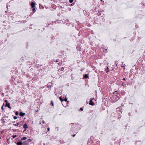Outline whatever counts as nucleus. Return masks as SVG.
<instances>
[{
    "label": "nucleus",
    "mask_w": 145,
    "mask_h": 145,
    "mask_svg": "<svg viewBox=\"0 0 145 145\" xmlns=\"http://www.w3.org/2000/svg\"><path fill=\"white\" fill-rule=\"evenodd\" d=\"M23 128L25 129L24 130V132L26 131L27 129L28 128L27 125L26 123H25L23 125Z\"/></svg>",
    "instance_id": "nucleus-1"
},
{
    "label": "nucleus",
    "mask_w": 145,
    "mask_h": 145,
    "mask_svg": "<svg viewBox=\"0 0 145 145\" xmlns=\"http://www.w3.org/2000/svg\"><path fill=\"white\" fill-rule=\"evenodd\" d=\"M35 3L34 2H33L31 3L30 5L32 8H34V7L35 6Z\"/></svg>",
    "instance_id": "nucleus-2"
},
{
    "label": "nucleus",
    "mask_w": 145,
    "mask_h": 145,
    "mask_svg": "<svg viewBox=\"0 0 145 145\" xmlns=\"http://www.w3.org/2000/svg\"><path fill=\"white\" fill-rule=\"evenodd\" d=\"M89 104L90 105H94V103H93V101H92V99H91L90 100L89 102Z\"/></svg>",
    "instance_id": "nucleus-3"
},
{
    "label": "nucleus",
    "mask_w": 145,
    "mask_h": 145,
    "mask_svg": "<svg viewBox=\"0 0 145 145\" xmlns=\"http://www.w3.org/2000/svg\"><path fill=\"white\" fill-rule=\"evenodd\" d=\"M15 142L16 144L17 145H22L23 143L21 141H19L17 143H16V142Z\"/></svg>",
    "instance_id": "nucleus-4"
},
{
    "label": "nucleus",
    "mask_w": 145,
    "mask_h": 145,
    "mask_svg": "<svg viewBox=\"0 0 145 145\" xmlns=\"http://www.w3.org/2000/svg\"><path fill=\"white\" fill-rule=\"evenodd\" d=\"M25 113H23L22 112H20L19 114V115L21 116H23L24 115H25Z\"/></svg>",
    "instance_id": "nucleus-5"
},
{
    "label": "nucleus",
    "mask_w": 145,
    "mask_h": 145,
    "mask_svg": "<svg viewBox=\"0 0 145 145\" xmlns=\"http://www.w3.org/2000/svg\"><path fill=\"white\" fill-rule=\"evenodd\" d=\"M10 103H7L6 105V106L8 107L9 108L11 109V107L10 106Z\"/></svg>",
    "instance_id": "nucleus-6"
},
{
    "label": "nucleus",
    "mask_w": 145,
    "mask_h": 145,
    "mask_svg": "<svg viewBox=\"0 0 145 145\" xmlns=\"http://www.w3.org/2000/svg\"><path fill=\"white\" fill-rule=\"evenodd\" d=\"M23 143L22 145H28V143H27V142L26 140Z\"/></svg>",
    "instance_id": "nucleus-7"
},
{
    "label": "nucleus",
    "mask_w": 145,
    "mask_h": 145,
    "mask_svg": "<svg viewBox=\"0 0 145 145\" xmlns=\"http://www.w3.org/2000/svg\"><path fill=\"white\" fill-rule=\"evenodd\" d=\"M109 70V68H108V67L107 66L106 69H105V71H106V73H107L109 71V70Z\"/></svg>",
    "instance_id": "nucleus-8"
},
{
    "label": "nucleus",
    "mask_w": 145,
    "mask_h": 145,
    "mask_svg": "<svg viewBox=\"0 0 145 145\" xmlns=\"http://www.w3.org/2000/svg\"><path fill=\"white\" fill-rule=\"evenodd\" d=\"M88 77V75L86 74L84 76V78H85L86 79Z\"/></svg>",
    "instance_id": "nucleus-9"
},
{
    "label": "nucleus",
    "mask_w": 145,
    "mask_h": 145,
    "mask_svg": "<svg viewBox=\"0 0 145 145\" xmlns=\"http://www.w3.org/2000/svg\"><path fill=\"white\" fill-rule=\"evenodd\" d=\"M76 49L78 50H80L81 47L78 46H77L76 47Z\"/></svg>",
    "instance_id": "nucleus-10"
},
{
    "label": "nucleus",
    "mask_w": 145,
    "mask_h": 145,
    "mask_svg": "<svg viewBox=\"0 0 145 145\" xmlns=\"http://www.w3.org/2000/svg\"><path fill=\"white\" fill-rule=\"evenodd\" d=\"M1 120L2 121V123H5V121L4 120V119L3 118H1Z\"/></svg>",
    "instance_id": "nucleus-11"
},
{
    "label": "nucleus",
    "mask_w": 145,
    "mask_h": 145,
    "mask_svg": "<svg viewBox=\"0 0 145 145\" xmlns=\"http://www.w3.org/2000/svg\"><path fill=\"white\" fill-rule=\"evenodd\" d=\"M114 94L115 95H117V94H118V92H117V91H115L114 92Z\"/></svg>",
    "instance_id": "nucleus-12"
},
{
    "label": "nucleus",
    "mask_w": 145,
    "mask_h": 145,
    "mask_svg": "<svg viewBox=\"0 0 145 145\" xmlns=\"http://www.w3.org/2000/svg\"><path fill=\"white\" fill-rule=\"evenodd\" d=\"M26 139H27V137H24L21 139V140H25Z\"/></svg>",
    "instance_id": "nucleus-13"
},
{
    "label": "nucleus",
    "mask_w": 145,
    "mask_h": 145,
    "mask_svg": "<svg viewBox=\"0 0 145 145\" xmlns=\"http://www.w3.org/2000/svg\"><path fill=\"white\" fill-rule=\"evenodd\" d=\"M19 123H17L16 124H13V125H14V126H18L19 125Z\"/></svg>",
    "instance_id": "nucleus-14"
},
{
    "label": "nucleus",
    "mask_w": 145,
    "mask_h": 145,
    "mask_svg": "<svg viewBox=\"0 0 145 145\" xmlns=\"http://www.w3.org/2000/svg\"><path fill=\"white\" fill-rule=\"evenodd\" d=\"M32 10L33 12V14L36 11V10L35 9V8H33Z\"/></svg>",
    "instance_id": "nucleus-15"
},
{
    "label": "nucleus",
    "mask_w": 145,
    "mask_h": 145,
    "mask_svg": "<svg viewBox=\"0 0 145 145\" xmlns=\"http://www.w3.org/2000/svg\"><path fill=\"white\" fill-rule=\"evenodd\" d=\"M39 7L41 9H42L44 8L43 6L42 5H39Z\"/></svg>",
    "instance_id": "nucleus-16"
},
{
    "label": "nucleus",
    "mask_w": 145,
    "mask_h": 145,
    "mask_svg": "<svg viewBox=\"0 0 145 145\" xmlns=\"http://www.w3.org/2000/svg\"><path fill=\"white\" fill-rule=\"evenodd\" d=\"M47 88H50L51 87V86L50 85H48V84H47Z\"/></svg>",
    "instance_id": "nucleus-17"
},
{
    "label": "nucleus",
    "mask_w": 145,
    "mask_h": 145,
    "mask_svg": "<svg viewBox=\"0 0 145 145\" xmlns=\"http://www.w3.org/2000/svg\"><path fill=\"white\" fill-rule=\"evenodd\" d=\"M59 99L61 101H63V99H62L61 97H59Z\"/></svg>",
    "instance_id": "nucleus-18"
},
{
    "label": "nucleus",
    "mask_w": 145,
    "mask_h": 145,
    "mask_svg": "<svg viewBox=\"0 0 145 145\" xmlns=\"http://www.w3.org/2000/svg\"><path fill=\"white\" fill-rule=\"evenodd\" d=\"M64 68L63 67H62L61 68L60 70H61V71H63L64 70Z\"/></svg>",
    "instance_id": "nucleus-19"
},
{
    "label": "nucleus",
    "mask_w": 145,
    "mask_h": 145,
    "mask_svg": "<svg viewBox=\"0 0 145 145\" xmlns=\"http://www.w3.org/2000/svg\"><path fill=\"white\" fill-rule=\"evenodd\" d=\"M31 140H32L31 139H29L27 140V143H28V142H31Z\"/></svg>",
    "instance_id": "nucleus-20"
},
{
    "label": "nucleus",
    "mask_w": 145,
    "mask_h": 145,
    "mask_svg": "<svg viewBox=\"0 0 145 145\" xmlns=\"http://www.w3.org/2000/svg\"><path fill=\"white\" fill-rule=\"evenodd\" d=\"M58 64L59 65H61L62 64V62L61 61V62L58 63Z\"/></svg>",
    "instance_id": "nucleus-21"
},
{
    "label": "nucleus",
    "mask_w": 145,
    "mask_h": 145,
    "mask_svg": "<svg viewBox=\"0 0 145 145\" xmlns=\"http://www.w3.org/2000/svg\"><path fill=\"white\" fill-rule=\"evenodd\" d=\"M50 104L51 105H52V106H54V103H53V102L52 101H51V104Z\"/></svg>",
    "instance_id": "nucleus-22"
},
{
    "label": "nucleus",
    "mask_w": 145,
    "mask_h": 145,
    "mask_svg": "<svg viewBox=\"0 0 145 145\" xmlns=\"http://www.w3.org/2000/svg\"><path fill=\"white\" fill-rule=\"evenodd\" d=\"M73 1V0H69V2L70 3H72Z\"/></svg>",
    "instance_id": "nucleus-23"
},
{
    "label": "nucleus",
    "mask_w": 145,
    "mask_h": 145,
    "mask_svg": "<svg viewBox=\"0 0 145 145\" xmlns=\"http://www.w3.org/2000/svg\"><path fill=\"white\" fill-rule=\"evenodd\" d=\"M18 111H16L15 112V115H18Z\"/></svg>",
    "instance_id": "nucleus-24"
},
{
    "label": "nucleus",
    "mask_w": 145,
    "mask_h": 145,
    "mask_svg": "<svg viewBox=\"0 0 145 145\" xmlns=\"http://www.w3.org/2000/svg\"><path fill=\"white\" fill-rule=\"evenodd\" d=\"M17 118V116H14V120L16 119Z\"/></svg>",
    "instance_id": "nucleus-25"
},
{
    "label": "nucleus",
    "mask_w": 145,
    "mask_h": 145,
    "mask_svg": "<svg viewBox=\"0 0 145 145\" xmlns=\"http://www.w3.org/2000/svg\"><path fill=\"white\" fill-rule=\"evenodd\" d=\"M16 137V135H13L12 136V137L14 138Z\"/></svg>",
    "instance_id": "nucleus-26"
},
{
    "label": "nucleus",
    "mask_w": 145,
    "mask_h": 145,
    "mask_svg": "<svg viewBox=\"0 0 145 145\" xmlns=\"http://www.w3.org/2000/svg\"><path fill=\"white\" fill-rule=\"evenodd\" d=\"M125 66V64L121 66V67L122 68L123 67H124Z\"/></svg>",
    "instance_id": "nucleus-27"
},
{
    "label": "nucleus",
    "mask_w": 145,
    "mask_h": 145,
    "mask_svg": "<svg viewBox=\"0 0 145 145\" xmlns=\"http://www.w3.org/2000/svg\"><path fill=\"white\" fill-rule=\"evenodd\" d=\"M63 101H65L66 102L67 101V98H65L64 99H63Z\"/></svg>",
    "instance_id": "nucleus-28"
},
{
    "label": "nucleus",
    "mask_w": 145,
    "mask_h": 145,
    "mask_svg": "<svg viewBox=\"0 0 145 145\" xmlns=\"http://www.w3.org/2000/svg\"><path fill=\"white\" fill-rule=\"evenodd\" d=\"M59 61V59H57L56 60V61H55L56 62H57Z\"/></svg>",
    "instance_id": "nucleus-29"
},
{
    "label": "nucleus",
    "mask_w": 145,
    "mask_h": 145,
    "mask_svg": "<svg viewBox=\"0 0 145 145\" xmlns=\"http://www.w3.org/2000/svg\"><path fill=\"white\" fill-rule=\"evenodd\" d=\"M80 109L81 111H83V109L82 108H81Z\"/></svg>",
    "instance_id": "nucleus-30"
},
{
    "label": "nucleus",
    "mask_w": 145,
    "mask_h": 145,
    "mask_svg": "<svg viewBox=\"0 0 145 145\" xmlns=\"http://www.w3.org/2000/svg\"><path fill=\"white\" fill-rule=\"evenodd\" d=\"M50 128H47V130L48 131H50Z\"/></svg>",
    "instance_id": "nucleus-31"
},
{
    "label": "nucleus",
    "mask_w": 145,
    "mask_h": 145,
    "mask_svg": "<svg viewBox=\"0 0 145 145\" xmlns=\"http://www.w3.org/2000/svg\"><path fill=\"white\" fill-rule=\"evenodd\" d=\"M42 123H45V122L44 121H42Z\"/></svg>",
    "instance_id": "nucleus-32"
},
{
    "label": "nucleus",
    "mask_w": 145,
    "mask_h": 145,
    "mask_svg": "<svg viewBox=\"0 0 145 145\" xmlns=\"http://www.w3.org/2000/svg\"><path fill=\"white\" fill-rule=\"evenodd\" d=\"M76 135V134H74L72 135L73 137H74Z\"/></svg>",
    "instance_id": "nucleus-33"
},
{
    "label": "nucleus",
    "mask_w": 145,
    "mask_h": 145,
    "mask_svg": "<svg viewBox=\"0 0 145 145\" xmlns=\"http://www.w3.org/2000/svg\"><path fill=\"white\" fill-rule=\"evenodd\" d=\"M123 80V81H125V78H123V79H122Z\"/></svg>",
    "instance_id": "nucleus-34"
},
{
    "label": "nucleus",
    "mask_w": 145,
    "mask_h": 145,
    "mask_svg": "<svg viewBox=\"0 0 145 145\" xmlns=\"http://www.w3.org/2000/svg\"><path fill=\"white\" fill-rule=\"evenodd\" d=\"M5 102H6V103H8V102H7V100H5Z\"/></svg>",
    "instance_id": "nucleus-35"
},
{
    "label": "nucleus",
    "mask_w": 145,
    "mask_h": 145,
    "mask_svg": "<svg viewBox=\"0 0 145 145\" xmlns=\"http://www.w3.org/2000/svg\"><path fill=\"white\" fill-rule=\"evenodd\" d=\"M38 110H35V112H38Z\"/></svg>",
    "instance_id": "nucleus-36"
},
{
    "label": "nucleus",
    "mask_w": 145,
    "mask_h": 145,
    "mask_svg": "<svg viewBox=\"0 0 145 145\" xmlns=\"http://www.w3.org/2000/svg\"><path fill=\"white\" fill-rule=\"evenodd\" d=\"M1 108L2 109H3V106H2L1 107Z\"/></svg>",
    "instance_id": "nucleus-37"
},
{
    "label": "nucleus",
    "mask_w": 145,
    "mask_h": 145,
    "mask_svg": "<svg viewBox=\"0 0 145 145\" xmlns=\"http://www.w3.org/2000/svg\"><path fill=\"white\" fill-rule=\"evenodd\" d=\"M122 86H124V85H123V83H122Z\"/></svg>",
    "instance_id": "nucleus-38"
},
{
    "label": "nucleus",
    "mask_w": 145,
    "mask_h": 145,
    "mask_svg": "<svg viewBox=\"0 0 145 145\" xmlns=\"http://www.w3.org/2000/svg\"><path fill=\"white\" fill-rule=\"evenodd\" d=\"M8 6H7V8H8Z\"/></svg>",
    "instance_id": "nucleus-39"
},
{
    "label": "nucleus",
    "mask_w": 145,
    "mask_h": 145,
    "mask_svg": "<svg viewBox=\"0 0 145 145\" xmlns=\"http://www.w3.org/2000/svg\"><path fill=\"white\" fill-rule=\"evenodd\" d=\"M14 122H15V121H13V122H12V123H14Z\"/></svg>",
    "instance_id": "nucleus-40"
},
{
    "label": "nucleus",
    "mask_w": 145,
    "mask_h": 145,
    "mask_svg": "<svg viewBox=\"0 0 145 145\" xmlns=\"http://www.w3.org/2000/svg\"><path fill=\"white\" fill-rule=\"evenodd\" d=\"M5 12H7V11H5Z\"/></svg>",
    "instance_id": "nucleus-41"
},
{
    "label": "nucleus",
    "mask_w": 145,
    "mask_h": 145,
    "mask_svg": "<svg viewBox=\"0 0 145 145\" xmlns=\"http://www.w3.org/2000/svg\"><path fill=\"white\" fill-rule=\"evenodd\" d=\"M20 126H21V125H20V126H19V127H20Z\"/></svg>",
    "instance_id": "nucleus-42"
},
{
    "label": "nucleus",
    "mask_w": 145,
    "mask_h": 145,
    "mask_svg": "<svg viewBox=\"0 0 145 145\" xmlns=\"http://www.w3.org/2000/svg\"><path fill=\"white\" fill-rule=\"evenodd\" d=\"M105 50H106H106H107V49H105Z\"/></svg>",
    "instance_id": "nucleus-43"
},
{
    "label": "nucleus",
    "mask_w": 145,
    "mask_h": 145,
    "mask_svg": "<svg viewBox=\"0 0 145 145\" xmlns=\"http://www.w3.org/2000/svg\"><path fill=\"white\" fill-rule=\"evenodd\" d=\"M101 1H103V0H101Z\"/></svg>",
    "instance_id": "nucleus-44"
},
{
    "label": "nucleus",
    "mask_w": 145,
    "mask_h": 145,
    "mask_svg": "<svg viewBox=\"0 0 145 145\" xmlns=\"http://www.w3.org/2000/svg\"><path fill=\"white\" fill-rule=\"evenodd\" d=\"M71 5H72V4H71Z\"/></svg>",
    "instance_id": "nucleus-45"
},
{
    "label": "nucleus",
    "mask_w": 145,
    "mask_h": 145,
    "mask_svg": "<svg viewBox=\"0 0 145 145\" xmlns=\"http://www.w3.org/2000/svg\"><path fill=\"white\" fill-rule=\"evenodd\" d=\"M117 63L116 65L117 66Z\"/></svg>",
    "instance_id": "nucleus-46"
},
{
    "label": "nucleus",
    "mask_w": 145,
    "mask_h": 145,
    "mask_svg": "<svg viewBox=\"0 0 145 145\" xmlns=\"http://www.w3.org/2000/svg\"><path fill=\"white\" fill-rule=\"evenodd\" d=\"M41 124V123H40V124Z\"/></svg>",
    "instance_id": "nucleus-47"
}]
</instances>
